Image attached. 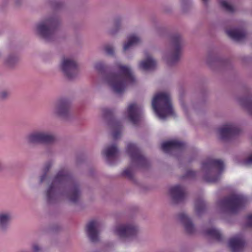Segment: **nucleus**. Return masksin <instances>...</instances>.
Listing matches in <instances>:
<instances>
[{
	"label": "nucleus",
	"instance_id": "6ab92c4d",
	"mask_svg": "<svg viewBox=\"0 0 252 252\" xmlns=\"http://www.w3.org/2000/svg\"><path fill=\"white\" fill-rule=\"evenodd\" d=\"M156 65V61L151 56H147L146 59L139 63V67L140 69L147 71L153 69Z\"/></svg>",
	"mask_w": 252,
	"mask_h": 252
},
{
	"label": "nucleus",
	"instance_id": "9d476101",
	"mask_svg": "<svg viewBox=\"0 0 252 252\" xmlns=\"http://www.w3.org/2000/svg\"><path fill=\"white\" fill-rule=\"evenodd\" d=\"M61 67L63 72L69 79L72 78L76 74V62L70 58H63Z\"/></svg>",
	"mask_w": 252,
	"mask_h": 252
},
{
	"label": "nucleus",
	"instance_id": "39448f33",
	"mask_svg": "<svg viewBox=\"0 0 252 252\" xmlns=\"http://www.w3.org/2000/svg\"><path fill=\"white\" fill-rule=\"evenodd\" d=\"M246 202V198L241 194H235L220 201L221 207L229 213H234L240 209Z\"/></svg>",
	"mask_w": 252,
	"mask_h": 252
},
{
	"label": "nucleus",
	"instance_id": "1a4fd4ad",
	"mask_svg": "<svg viewBox=\"0 0 252 252\" xmlns=\"http://www.w3.org/2000/svg\"><path fill=\"white\" fill-rule=\"evenodd\" d=\"M55 21L53 20H47L38 24L36 26L37 33L45 38H48L54 32Z\"/></svg>",
	"mask_w": 252,
	"mask_h": 252
},
{
	"label": "nucleus",
	"instance_id": "72a5a7b5",
	"mask_svg": "<svg viewBox=\"0 0 252 252\" xmlns=\"http://www.w3.org/2000/svg\"><path fill=\"white\" fill-rule=\"evenodd\" d=\"M246 219L247 226H252V214L248 215Z\"/></svg>",
	"mask_w": 252,
	"mask_h": 252
},
{
	"label": "nucleus",
	"instance_id": "b1692460",
	"mask_svg": "<svg viewBox=\"0 0 252 252\" xmlns=\"http://www.w3.org/2000/svg\"><path fill=\"white\" fill-rule=\"evenodd\" d=\"M180 219L184 225L186 231L189 233H192L194 231V228L188 217L186 215L183 214L181 215Z\"/></svg>",
	"mask_w": 252,
	"mask_h": 252
},
{
	"label": "nucleus",
	"instance_id": "0eeeda50",
	"mask_svg": "<svg viewBox=\"0 0 252 252\" xmlns=\"http://www.w3.org/2000/svg\"><path fill=\"white\" fill-rule=\"evenodd\" d=\"M171 52L164 56L168 64H171L177 61L180 55L181 49V38L179 36L173 37L171 43Z\"/></svg>",
	"mask_w": 252,
	"mask_h": 252
},
{
	"label": "nucleus",
	"instance_id": "bb28decb",
	"mask_svg": "<svg viewBox=\"0 0 252 252\" xmlns=\"http://www.w3.org/2000/svg\"><path fill=\"white\" fill-rule=\"evenodd\" d=\"M121 26V20L120 19H116L114 23V27L111 30L110 32L113 34L116 33L120 29Z\"/></svg>",
	"mask_w": 252,
	"mask_h": 252
},
{
	"label": "nucleus",
	"instance_id": "f8f14e48",
	"mask_svg": "<svg viewBox=\"0 0 252 252\" xmlns=\"http://www.w3.org/2000/svg\"><path fill=\"white\" fill-rule=\"evenodd\" d=\"M141 111V107L135 103H131L128 106L126 115L131 123L136 124L139 119Z\"/></svg>",
	"mask_w": 252,
	"mask_h": 252
},
{
	"label": "nucleus",
	"instance_id": "393cba45",
	"mask_svg": "<svg viewBox=\"0 0 252 252\" xmlns=\"http://www.w3.org/2000/svg\"><path fill=\"white\" fill-rule=\"evenodd\" d=\"M206 234L211 237H212L217 240H220V232L214 228H212L206 231Z\"/></svg>",
	"mask_w": 252,
	"mask_h": 252
},
{
	"label": "nucleus",
	"instance_id": "e433bc0d",
	"mask_svg": "<svg viewBox=\"0 0 252 252\" xmlns=\"http://www.w3.org/2000/svg\"><path fill=\"white\" fill-rule=\"evenodd\" d=\"M45 178V175L43 176L41 178V182H43V180H44V178Z\"/></svg>",
	"mask_w": 252,
	"mask_h": 252
},
{
	"label": "nucleus",
	"instance_id": "2eb2a0df",
	"mask_svg": "<svg viewBox=\"0 0 252 252\" xmlns=\"http://www.w3.org/2000/svg\"><path fill=\"white\" fill-rule=\"evenodd\" d=\"M244 244V241L241 235L232 238L229 242V246L232 252H239L243 248Z\"/></svg>",
	"mask_w": 252,
	"mask_h": 252
},
{
	"label": "nucleus",
	"instance_id": "412c9836",
	"mask_svg": "<svg viewBox=\"0 0 252 252\" xmlns=\"http://www.w3.org/2000/svg\"><path fill=\"white\" fill-rule=\"evenodd\" d=\"M69 106L65 102H61L54 108V113L59 116H64L69 111Z\"/></svg>",
	"mask_w": 252,
	"mask_h": 252
},
{
	"label": "nucleus",
	"instance_id": "cd10ccee",
	"mask_svg": "<svg viewBox=\"0 0 252 252\" xmlns=\"http://www.w3.org/2000/svg\"><path fill=\"white\" fill-rule=\"evenodd\" d=\"M204 208V203L203 201L198 202L195 204L196 211L197 214H199L200 212L203 210Z\"/></svg>",
	"mask_w": 252,
	"mask_h": 252
},
{
	"label": "nucleus",
	"instance_id": "c756f323",
	"mask_svg": "<svg viewBox=\"0 0 252 252\" xmlns=\"http://www.w3.org/2000/svg\"><path fill=\"white\" fill-rule=\"evenodd\" d=\"M95 69L98 71H102L104 68V66L102 62H98L94 65Z\"/></svg>",
	"mask_w": 252,
	"mask_h": 252
},
{
	"label": "nucleus",
	"instance_id": "7c9ffc66",
	"mask_svg": "<svg viewBox=\"0 0 252 252\" xmlns=\"http://www.w3.org/2000/svg\"><path fill=\"white\" fill-rule=\"evenodd\" d=\"M105 53L109 55H113L114 53V49L113 48L110 46V45H107L105 47Z\"/></svg>",
	"mask_w": 252,
	"mask_h": 252
},
{
	"label": "nucleus",
	"instance_id": "7ed1b4c3",
	"mask_svg": "<svg viewBox=\"0 0 252 252\" xmlns=\"http://www.w3.org/2000/svg\"><path fill=\"white\" fill-rule=\"evenodd\" d=\"M152 105L154 111L161 120L174 115L170 96L167 93L157 94L152 100Z\"/></svg>",
	"mask_w": 252,
	"mask_h": 252
},
{
	"label": "nucleus",
	"instance_id": "423d86ee",
	"mask_svg": "<svg viewBox=\"0 0 252 252\" xmlns=\"http://www.w3.org/2000/svg\"><path fill=\"white\" fill-rule=\"evenodd\" d=\"M114 232L121 239L125 241L135 236L137 232V228L131 224H119L115 227Z\"/></svg>",
	"mask_w": 252,
	"mask_h": 252
},
{
	"label": "nucleus",
	"instance_id": "a878e982",
	"mask_svg": "<svg viewBox=\"0 0 252 252\" xmlns=\"http://www.w3.org/2000/svg\"><path fill=\"white\" fill-rule=\"evenodd\" d=\"M220 3L222 8L228 11L232 12L234 10L233 6L227 0H220Z\"/></svg>",
	"mask_w": 252,
	"mask_h": 252
},
{
	"label": "nucleus",
	"instance_id": "4be33fe9",
	"mask_svg": "<svg viewBox=\"0 0 252 252\" xmlns=\"http://www.w3.org/2000/svg\"><path fill=\"white\" fill-rule=\"evenodd\" d=\"M228 35L235 40H240L245 36V32L241 30L233 29L227 31Z\"/></svg>",
	"mask_w": 252,
	"mask_h": 252
},
{
	"label": "nucleus",
	"instance_id": "f704fd0d",
	"mask_svg": "<svg viewBox=\"0 0 252 252\" xmlns=\"http://www.w3.org/2000/svg\"><path fill=\"white\" fill-rule=\"evenodd\" d=\"M120 134H121V131H120V129L119 128L118 130H117L113 132V138L114 139H117V138H118L119 137Z\"/></svg>",
	"mask_w": 252,
	"mask_h": 252
},
{
	"label": "nucleus",
	"instance_id": "6e6552de",
	"mask_svg": "<svg viewBox=\"0 0 252 252\" xmlns=\"http://www.w3.org/2000/svg\"><path fill=\"white\" fill-rule=\"evenodd\" d=\"M28 142L30 143H48L55 140L53 135L42 131H33L26 137Z\"/></svg>",
	"mask_w": 252,
	"mask_h": 252
},
{
	"label": "nucleus",
	"instance_id": "ddd939ff",
	"mask_svg": "<svg viewBox=\"0 0 252 252\" xmlns=\"http://www.w3.org/2000/svg\"><path fill=\"white\" fill-rule=\"evenodd\" d=\"M99 223L95 220L90 221L87 226V232L91 240L95 242L98 239Z\"/></svg>",
	"mask_w": 252,
	"mask_h": 252
},
{
	"label": "nucleus",
	"instance_id": "c9c22d12",
	"mask_svg": "<svg viewBox=\"0 0 252 252\" xmlns=\"http://www.w3.org/2000/svg\"><path fill=\"white\" fill-rule=\"evenodd\" d=\"M40 250L39 247L37 245H34L32 247V250L34 252H36Z\"/></svg>",
	"mask_w": 252,
	"mask_h": 252
},
{
	"label": "nucleus",
	"instance_id": "4468645a",
	"mask_svg": "<svg viewBox=\"0 0 252 252\" xmlns=\"http://www.w3.org/2000/svg\"><path fill=\"white\" fill-rule=\"evenodd\" d=\"M184 143L177 140H172L163 142L161 144L162 150L168 153L174 149H180L184 146Z\"/></svg>",
	"mask_w": 252,
	"mask_h": 252
},
{
	"label": "nucleus",
	"instance_id": "4c0bfd02",
	"mask_svg": "<svg viewBox=\"0 0 252 252\" xmlns=\"http://www.w3.org/2000/svg\"><path fill=\"white\" fill-rule=\"evenodd\" d=\"M115 127L116 128H117V125H115Z\"/></svg>",
	"mask_w": 252,
	"mask_h": 252
},
{
	"label": "nucleus",
	"instance_id": "20e7f679",
	"mask_svg": "<svg viewBox=\"0 0 252 252\" xmlns=\"http://www.w3.org/2000/svg\"><path fill=\"white\" fill-rule=\"evenodd\" d=\"M223 162L220 159H208L201 165L202 170L205 172V180L208 182H216L220 178V173L224 168Z\"/></svg>",
	"mask_w": 252,
	"mask_h": 252
},
{
	"label": "nucleus",
	"instance_id": "9b49d317",
	"mask_svg": "<svg viewBox=\"0 0 252 252\" xmlns=\"http://www.w3.org/2000/svg\"><path fill=\"white\" fill-rule=\"evenodd\" d=\"M126 152L133 163L142 164L145 160L144 157L141 155L139 149L134 144L129 143L127 144Z\"/></svg>",
	"mask_w": 252,
	"mask_h": 252
},
{
	"label": "nucleus",
	"instance_id": "f03ea898",
	"mask_svg": "<svg viewBox=\"0 0 252 252\" xmlns=\"http://www.w3.org/2000/svg\"><path fill=\"white\" fill-rule=\"evenodd\" d=\"M116 69L115 73L107 75L103 82L115 93L119 94L123 92L127 86L134 82L135 77L130 67L128 66L118 64Z\"/></svg>",
	"mask_w": 252,
	"mask_h": 252
},
{
	"label": "nucleus",
	"instance_id": "5701e85b",
	"mask_svg": "<svg viewBox=\"0 0 252 252\" xmlns=\"http://www.w3.org/2000/svg\"><path fill=\"white\" fill-rule=\"evenodd\" d=\"M140 41L139 38L135 34L127 37V41L124 45V50L126 51L132 46L136 45Z\"/></svg>",
	"mask_w": 252,
	"mask_h": 252
},
{
	"label": "nucleus",
	"instance_id": "a211bd4d",
	"mask_svg": "<svg viewBox=\"0 0 252 252\" xmlns=\"http://www.w3.org/2000/svg\"><path fill=\"white\" fill-rule=\"evenodd\" d=\"M11 214L8 212H0V230H5L11 220Z\"/></svg>",
	"mask_w": 252,
	"mask_h": 252
},
{
	"label": "nucleus",
	"instance_id": "dca6fc26",
	"mask_svg": "<svg viewBox=\"0 0 252 252\" xmlns=\"http://www.w3.org/2000/svg\"><path fill=\"white\" fill-rule=\"evenodd\" d=\"M238 131L237 127L232 125H225L220 128L219 130V134L221 139L228 138Z\"/></svg>",
	"mask_w": 252,
	"mask_h": 252
},
{
	"label": "nucleus",
	"instance_id": "c85d7f7f",
	"mask_svg": "<svg viewBox=\"0 0 252 252\" xmlns=\"http://www.w3.org/2000/svg\"><path fill=\"white\" fill-rule=\"evenodd\" d=\"M16 61V58L14 56L10 55L8 56L5 61V63L8 65H11Z\"/></svg>",
	"mask_w": 252,
	"mask_h": 252
},
{
	"label": "nucleus",
	"instance_id": "473e14b6",
	"mask_svg": "<svg viewBox=\"0 0 252 252\" xmlns=\"http://www.w3.org/2000/svg\"><path fill=\"white\" fill-rule=\"evenodd\" d=\"M242 164L245 165H251L252 164V154L247 159L243 161Z\"/></svg>",
	"mask_w": 252,
	"mask_h": 252
},
{
	"label": "nucleus",
	"instance_id": "f3484780",
	"mask_svg": "<svg viewBox=\"0 0 252 252\" xmlns=\"http://www.w3.org/2000/svg\"><path fill=\"white\" fill-rule=\"evenodd\" d=\"M170 192L173 198L177 201L183 199L185 195L184 189L180 186L172 187L170 189Z\"/></svg>",
	"mask_w": 252,
	"mask_h": 252
},
{
	"label": "nucleus",
	"instance_id": "aec40b11",
	"mask_svg": "<svg viewBox=\"0 0 252 252\" xmlns=\"http://www.w3.org/2000/svg\"><path fill=\"white\" fill-rule=\"evenodd\" d=\"M118 152L116 146L113 144L105 148L103 151V154L107 161L110 163V159L114 158L116 156Z\"/></svg>",
	"mask_w": 252,
	"mask_h": 252
},
{
	"label": "nucleus",
	"instance_id": "2f4dec72",
	"mask_svg": "<svg viewBox=\"0 0 252 252\" xmlns=\"http://www.w3.org/2000/svg\"><path fill=\"white\" fill-rule=\"evenodd\" d=\"M123 174L128 178H131L132 175V170L130 168H126L124 171Z\"/></svg>",
	"mask_w": 252,
	"mask_h": 252
},
{
	"label": "nucleus",
	"instance_id": "f257e3e1",
	"mask_svg": "<svg viewBox=\"0 0 252 252\" xmlns=\"http://www.w3.org/2000/svg\"><path fill=\"white\" fill-rule=\"evenodd\" d=\"M65 190L68 197L72 202H75L79 197V190L76 186L70 184V178L64 171H59L46 191V197L50 200L57 194H62Z\"/></svg>",
	"mask_w": 252,
	"mask_h": 252
}]
</instances>
